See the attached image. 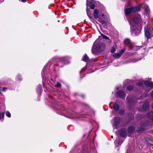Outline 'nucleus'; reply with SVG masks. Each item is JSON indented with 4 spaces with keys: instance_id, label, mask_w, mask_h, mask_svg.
<instances>
[{
    "instance_id": "nucleus-5",
    "label": "nucleus",
    "mask_w": 153,
    "mask_h": 153,
    "mask_svg": "<svg viewBox=\"0 0 153 153\" xmlns=\"http://www.w3.org/2000/svg\"><path fill=\"white\" fill-rule=\"evenodd\" d=\"M149 106V102L148 100H147L143 104V106L139 108V110L141 111H146L148 109Z\"/></svg>"
},
{
    "instance_id": "nucleus-41",
    "label": "nucleus",
    "mask_w": 153,
    "mask_h": 153,
    "mask_svg": "<svg viewBox=\"0 0 153 153\" xmlns=\"http://www.w3.org/2000/svg\"><path fill=\"white\" fill-rule=\"evenodd\" d=\"M37 91L39 92H40L41 91V88H37Z\"/></svg>"
},
{
    "instance_id": "nucleus-23",
    "label": "nucleus",
    "mask_w": 153,
    "mask_h": 153,
    "mask_svg": "<svg viewBox=\"0 0 153 153\" xmlns=\"http://www.w3.org/2000/svg\"><path fill=\"white\" fill-rule=\"evenodd\" d=\"M100 17L103 20H105L107 19L106 16L104 15L103 14H102L101 15H100Z\"/></svg>"
},
{
    "instance_id": "nucleus-21",
    "label": "nucleus",
    "mask_w": 153,
    "mask_h": 153,
    "mask_svg": "<svg viewBox=\"0 0 153 153\" xmlns=\"http://www.w3.org/2000/svg\"><path fill=\"white\" fill-rule=\"evenodd\" d=\"M116 45H114L112 46L111 50V52L112 53H114L116 50Z\"/></svg>"
},
{
    "instance_id": "nucleus-18",
    "label": "nucleus",
    "mask_w": 153,
    "mask_h": 153,
    "mask_svg": "<svg viewBox=\"0 0 153 153\" xmlns=\"http://www.w3.org/2000/svg\"><path fill=\"white\" fill-rule=\"evenodd\" d=\"M124 43L125 45H128L129 46L131 44H132L130 43V41L128 39H126L124 41Z\"/></svg>"
},
{
    "instance_id": "nucleus-43",
    "label": "nucleus",
    "mask_w": 153,
    "mask_h": 153,
    "mask_svg": "<svg viewBox=\"0 0 153 153\" xmlns=\"http://www.w3.org/2000/svg\"><path fill=\"white\" fill-rule=\"evenodd\" d=\"M151 96L153 98V91L151 92Z\"/></svg>"
},
{
    "instance_id": "nucleus-8",
    "label": "nucleus",
    "mask_w": 153,
    "mask_h": 153,
    "mask_svg": "<svg viewBox=\"0 0 153 153\" xmlns=\"http://www.w3.org/2000/svg\"><path fill=\"white\" fill-rule=\"evenodd\" d=\"M116 94L117 96L121 98L125 97V94L124 92L122 91H117Z\"/></svg>"
},
{
    "instance_id": "nucleus-3",
    "label": "nucleus",
    "mask_w": 153,
    "mask_h": 153,
    "mask_svg": "<svg viewBox=\"0 0 153 153\" xmlns=\"http://www.w3.org/2000/svg\"><path fill=\"white\" fill-rule=\"evenodd\" d=\"M98 41L96 40L94 42L92 49L93 54H95L97 52H100L103 50L105 47V45L102 43H98Z\"/></svg>"
},
{
    "instance_id": "nucleus-37",
    "label": "nucleus",
    "mask_w": 153,
    "mask_h": 153,
    "mask_svg": "<svg viewBox=\"0 0 153 153\" xmlns=\"http://www.w3.org/2000/svg\"><path fill=\"white\" fill-rule=\"evenodd\" d=\"M95 5L94 4H91L90 6V7L92 9H94L95 8Z\"/></svg>"
},
{
    "instance_id": "nucleus-38",
    "label": "nucleus",
    "mask_w": 153,
    "mask_h": 153,
    "mask_svg": "<svg viewBox=\"0 0 153 153\" xmlns=\"http://www.w3.org/2000/svg\"><path fill=\"white\" fill-rule=\"evenodd\" d=\"M145 9L146 11H147L148 10L149 7L148 6L146 5L145 7Z\"/></svg>"
},
{
    "instance_id": "nucleus-32",
    "label": "nucleus",
    "mask_w": 153,
    "mask_h": 153,
    "mask_svg": "<svg viewBox=\"0 0 153 153\" xmlns=\"http://www.w3.org/2000/svg\"><path fill=\"white\" fill-rule=\"evenodd\" d=\"M141 59H135L134 60H131L130 62H135L137 61L138 60H140Z\"/></svg>"
},
{
    "instance_id": "nucleus-14",
    "label": "nucleus",
    "mask_w": 153,
    "mask_h": 153,
    "mask_svg": "<svg viewBox=\"0 0 153 153\" xmlns=\"http://www.w3.org/2000/svg\"><path fill=\"white\" fill-rule=\"evenodd\" d=\"M46 70L45 69H43L42 73V82H43V85H44V78H45V76L44 75H45V73L46 72Z\"/></svg>"
},
{
    "instance_id": "nucleus-17",
    "label": "nucleus",
    "mask_w": 153,
    "mask_h": 153,
    "mask_svg": "<svg viewBox=\"0 0 153 153\" xmlns=\"http://www.w3.org/2000/svg\"><path fill=\"white\" fill-rule=\"evenodd\" d=\"M112 56L115 58H118L121 56V55L119 53H114L112 55Z\"/></svg>"
},
{
    "instance_id": "nucleus-27",
    "label": "nucleus",
    "mask_w": 153,
    "mask_h": 153,
    "mask_svg": "<svg viewBox=\"0 0 153 153\" xmlns=\"http://www.w3.org/2000/svg\"><path fill=\"white\" fill-rule=\"evenodd\" d=\"M55 86L56 87H60L61 85L59 83L57 82L56 84L55 85Z\"/></svg>"
},
{
    "instance_id": "nucleus-28",
    "label": "nucleus",
    "mask_w": 153,
    "mask_h": 153,
    "mask_svg": "<svg viewBox=\"0 0 153 153\" xmlns=\"http://www.w3.org/2000/svg\"><path fill=\"white\" fill-rule=\"evenodd\" d=\"M4 115V113L3 112L0 113V120L3 118Z\"/></svg>"
},
{
    "instance_id": "nucleus-26",
    "label": "nucleus",
    "mask_w": 153,
    "mask_h": 153,
    "mask_svg": "<svg viewBox=\"0 0 153 153\" xmlns=\"http://www.w3.org/2000/svg\"><path fill=\"white\" fill-rule=\"evenodd\" d=\"M6 115L8 117H11V114L10 112L8 111H7L6 112Z\"/></svg>"
},
{
    "instance_id": "nucleus-40",
    "label": "nucleus",
    "mask_w": 153,
    "mask_h": 153,
    "mask_svg": "<svg viewBox=\"0 0 153 153\" xmlns=\"http://www.w3.org/2000/svg\"><path fill=\"white\" fill-rule=\"evenodd\" d=\"M84 70H85V69L84 68H82L81 69V71L80 72V75H81V73L82 72H83L84 71Z\"/></svg>"
},
{
    "instance_id": "nucleus-34",
    "label": "nucleus",
    "mask_w": 153,
    "mask_h": 153,
    "mask_svg": "<svg viewBox=\"0 0 153 153\" xmlns=\"http://www.w3.org/2000/svg\"><path fill=\"white\" fill-rule=\"evenodd\" d=\"M119 113L121 115L123 114L124 113V110L121 109L119 111Z\"/></svg>"
},
{
    "instance_id": "nucleus-16",
    "label": "nucleus",
    "mask_w": 153,
    "mask_h": 153,
    "mask_svg": "<svg viewBox=\"0 0 153 153\" xmlns=\"http://www.w3.org/2000/svg\"><path fill=\"white\" fill-rule=\"evenodd\" d=\"M147 116L148 117H151L152 120H153V112L152 111L150 112L147 114Z\"/></svg>"
},
{
    "instance_id": "nucleus-7",
    "label": "nucleus",
    "mask_w": 153,
    "mask_h": 153,
    "mask_svg": "<svg viewBox=\"0 0 153 153\" xmlns=\"http://www.w3.org/2000/svg\"><path fill=\"white\" fill-rule=\"evenodd\" d=\"M129 48L130 50L133 51H137L140 48V46H135L133 44H131L129 45Z\"/></svg>"
},
{
    "instance_id": "nucleus-36",
    "label": "nucleus",
    "mask_w": 153,
    "mask_h": 153,
    "mask_svg": "<svg viewBox=\"0 0 153 153\" xmlns=\"http://www.w3.org/2000/svg\"><path fill=\"white\" fill-rule=\"evenodd\" d=\"M17 78L19 80H22V78L21 76L20 75H18L17 76Z\"/></svg>"
},
{
    "instance_id": "nucleus-15",
    "label": "nucleus",
    "mask_w": 153,
    "mask_h": 153,
    "mask_svg": "<svg viewBox=\"0 0 153 153\" xmlns=\"http://www.w3.org/2000/svg\"><path fill=\"white\" fill-rule=\"evenodd\" d=\"M134 129L133 126H131L129 127L128 129V132L129 133H132L133 132Z\"/></svg>"
},
{
    "instance_id": "nucleus-2",
    "label": "nucleus",
    "mask_w": 153,
    "mask_h": 153,
    "mask_svg": "<svg viewBox=\"0 0 153 153\" xmlns=\"http://www.w3.org/2000/svg\"><path fill=\"white\" fill-rule=\"evenodd\" d=\"M55 107L59 111L60 114L62 115L67 114L71 116V117H70L72 118H74L77 116V114L70 109L61 108L59 105H58V106Z\"/></svg>"
},
{
    "instance_id": "nucleus-25",
    "label": "nucleus",
    "mask_w": 153,
    "mask_h": 153,
    "mask_svg": "<svg viewBox=\"0 0 153 153\" xmlns=\"http://www.w3.org/2000/svg\"><path fill=\"white\" fill-rule=\"evenodd\" d=\"M101 36L103 38H104V39H107V40H108L109 39V38L108 37H107L106 36H105L103 34H101Z\"/></svg>"
},
{
    "instance_id": "nucleus-24",
    "label": "nucleus",
    "mask_w": 153,
    "mask_h": 153,
    "mask_svg": "<svg viewBox=\"0 0 153 153\" xmlns=\"http://www.w3.org/2000/svg\"><path fill=\"white\" fill-rule=\"evenodd\" d=\"M134 88V86L133 85H129L127 87V89L129 91L132 90Z\"/></svg>"
},
{
    "instance_id": "nucleus-22",
    "label": "nucleus",
    "mask_w": 153,
    "mask_h": 153,
    "mask_svg": "<svg viewBox=\"0 0 153 153\" xmlns=\"http://www.w3.org/2000/svg\"><path fill=\"white\" fill-rule=\"evenodd\" d=\"M68 59V57H61L59 59V61H66Z\"/></svg>"
},
{
    "instance_id": "nucleus-4",
    "label": "nucleus",
    "mask_w": 153,
    "mask_h": 153,
    "mask_svg": "<svg viewBox=\"0 0 153 153\" xmlns=\"http://www.w3.org/2000/svg\"><path fill=\"white\" fill-rule=\"evenodd\" d=\"M145 33L146 37L147 39L151 37V35H153V30H151L149 27L146 26L145 27Z\"/></svg>"
},
{
    "instance_id": "nucleus-46",
    "label": "nucleus",
    "mask_w": 153,
    "mask_h": 153,
    "mask_svg": "<svg viewBox=\"0 0 153 153\" xmlns=\"http://www.w3.org/2000/svg\"><path fill=\"white\" fill-rule=\"evenodd\" d=\"M26 1V0H22V2H25Z\"/></svg>"
},
{
    "instance_id": "nucleus-9",
    "label": "nucleus",
    "mask_w": 153,
    "mask_h": 153,
    "mask_svg": "<svg viewBox=\"0 0 153 153\" xmlns=\"http://www.w3.org/2000/svg\"><path fill=\"white\" fill-rule=\"evenodd\" d=\"M83 61L85 62H92V61H95V60L93 59H89L88 57L87 56L86 54H85L84 58L82 59Z\"/></svg>"
},
{
    "instance_id": "nucleus-39",
    "label": "nucleus",
    "mask_w": 153,
    "mask_h": 153,
    "mask_svg": "<svg viewBox=\"0 0 153 153\" xmlns=\"http://www.w3.org/2000/svg\"><path fill=\"white\" fill-rule=\"evenodd\" d=\"M7 89V88L6 87H4L2 89V91H5Z\"/></svg>"
},
{
    "instance_id": "nucleus-10",
    "label": "nucleus",
    "mask_w": 153,
    "mask_h": 153,
    "mask_svg": "<svg viewBox=\"0 0 153 153\" xmlns=\"http://www.w3.org/2000/svg\"><path fill=\"white\" fill-rule=\"evenodd\" d=\"M120 135L122 137H123L126 136V131L125 128H122L120 132Z\"/></svg>"
},
{
    "instance_id": "nucleus-33",
    "label": "nucleus",
    "mask_w": 153,
    "mask_h": 153,
    "mask_svg": "<svg viewBox=\"0 0 153 153\" xmlns=\"http://www.w3.org/2000/svg\"><path fill=\"white\" fill-rule=\"evenodd\" d=\"M114 143L116 146H117V145H120L121 144L120 143H119L118 141L117 140H115L114 141Z\"/></svg>"
},
{
    "instance_id": "nucleus-29",
    "label": "nucleus",
    "mask_w": 153,
    "mask_h": 153,
    "mask_svg": "<svg viewBox=\"0 0 153 153\" xmlns=\"http://www.w3.org/2000/svg\"><path fill=\"white\" fill-rule=\"evenodd\" d=\"M125 51V49H123L121 50L119 53H120V54L121 55V56L122 55L124 52Z\"/></svg>"
},
{
    "instance_id": "nucleus-31",
    "label": "nucleus",
    "mask_w": 153,
    "mask_h": 153,
    "mask_svg": "<svg viewBox=\"0 0 153 153\" xmlns=\"http://www.w3.org/2000/svg\"><path fill=\"white\" fill-rule=\"evenodd\" d=\"M99 21L103 25H105L106 23V22L104 21V20H101L100 19L99 20Z\"/></svg>"
},
{
    "instance_id": "nucleus-30",
    "label": "nucleus",
    "mask_w": 153,
    "mask_h": 153,
    "mask_svg": "<svg viewBox=\"0 0 153 153\" xmlns=\"http://www.w3.org/2000/svg\"><path fill=\"white\" fill-rule=\"evenodd\" d=\"M87 14L89 18V19L91 20V21L93 19L92 18V17L89 14V12L87 10Z\"/></svg>"
},
{
    "instance_id": "nucleus-13",
    "label": "nucleus",
    "mask_w": 153,
    "mask_h": 153,
    "mask_svg": "<svg viewBox=\"0 0 153 153\" xmlns=\"http://www.w3.org/2000/svg\"><path fill=\"white\" fill-rule=\"evenodd\" d=\"M146 143L149 145H153V141L151 139L147 138L146 140Z\"/></svg>"
},
{
    "instance_id": "nucleus-45",
    "label": "nucleus",
    "mask_w": 153,
    "mask_h": 153,
    "mask_svg": "<svg viewBox=\"0 0 153 153\" xmlns=\"http://www.w3.org/2000/svg\"><path fill=\"white\" fill-rule=\"evenodd\" d=\"M81 97H82V98H84V95H81Z\"/></svg>"
},
{
    "instance_id": "nucleus-47",
    "label": "nucleus",
    "mask_w": 153,
    "mask_h": 153,
    "mask_svg": "<svg viewBox=\"0 0 153 153\" xmlns=\"http://www.w3.org/2000/svg\"><path fill=\"white\" fill-rule=\"evenodd\" d=\"M152 109H153V104L152 105Z\"/></svg>"
},
{
    "instance_id": "nucleus-51",
    "label": "nucleus",
    "mask_w": 153,
    "mask_h": 153,
    "mask_svg": "<svg viewBox=\"0 0 153 153\" xmlns=\"http://www.w3.org/2000/svg\"><path fill=\"white\" fill-rule=\"evenodd\" d=\"M153 48V47H151V48Z\"/></svg>"
},
{
    "instance_id": "nucleus-20",
    "label": "nucleus",
    "mask_w": 153,
    "mask_h": 153,
    "mask_svg": "<svg viewBox=\"0 0 153 153\" xmlns=\"http://www.w3.org/2000/svg\"><path fill=\"white\" fill-rule=\"evenodd\" d=\"M126 100H127L128 102V103L131 104H132L134 102V100L132 99H129V98L127 97Z\"/></svg>"
},
{
    "instance_id": "nucleus-1",
    "label": "nucleus",
    "mask_w": 153,
    "mask_h": 153,
    "mask_svg": "<svg viewBox=\"0 0 153 153\" xmlns=\"http://www.w3.org/2000/svg\"><path fill=\"white\" fill-rule=\"evenodd\" d=\"M140 8L138 6L132 7L130 8L125 9V13L130 26L131 32L133 36L138 35L140 32L141 25L140 23L141 20L140 16L138 13H135L134 15V18L132 20L128 18V15L132 13L139 11Z\"/></svg>"
},
{
    "instance_id": "nucleus-49",
    "label": "nucleus",
    "mask_w": 153,
    "mask_h": 153,
    "mask_svg": "<svg viewBox=\"0 0 153 153\" xmlns=\"http://www.w3.org/2000/svg\"><path fill=\"white\" fill-rule=\"evenodd\" d=\"M152 133L153 134V130L152 131Z\"/></svg>"
},
{
    "instance_id": "nucleus-44",
    "label": "nucleus",
    "mask_w": 153,
    "mask_h": 153,
    "mask_svg": "<svg viewBox=\"0 0 153 153\" xmlns=\"http://www.w3.org/2000/svg\"><path fill=\"white\" fill-rule=\"evenodd\" d=\"M147 123H145L143 124V126H147Z\"/></svg>"
},
{
    "instance_id": "nucleus-11",
    "label": "nucleus",
    "mask_w": 153,
    "mask_h": 153,
    "mask_svg": "<svg viewBox=\"0 0 153 153\" xmlns=\"http://www.w3.org/2000/svg\"><path fill=\"white\" fill-rule=\"evenodd\" d=\"M144 84L146 86L153 88V83L152 82L146 81L144 82Z\"/></svg>"
},
{
    "instance_id": "nucleus-35",
    "label": "nucleus",
    "mask_w": 153,
    "mask_h": 153,
    "mask_svg": "<svg viewBox=\"0 0 153 153\" xmlns=\"http://www.w3.org/2000/svg\"><path fill=\"white\" fill-rule=\"evenodd\" d=\"M143 84V82L141 81H139L137 83V84L138 86L141 85Z\"/></svg>"
},
{
    "instance_id": "nucleus-50",
    "label": "nucleus",
    "mask_w": 153,
    "mask_h": 153,
    "mask_svg": "<svg viewBox=\"0 0 153 153\" xmlns=\"http://www.w3.org/2000/svg\"><path fill=\"white\" fill-rule=\"evenodd\" d=\"M111 137L112 138H113V136H111Z\"/></svg>"
},
{
    "instance_id": "nucleus-19",
    "label": "nucleus",
    "mask_w": 153,
    "mask_h": 153,
    "mask_svg": "<svg viewBox=\"0 0 153 153\" xmlns=\"http://www.w3.org/2000/svg\"><path fill=\"white\" fill-rule=\"evenodd\" d=\"M119 109V107L118 105L115 104L114 105V109L115 111H118Z\"/></svg>"
},
{
    "instance_id": "nucleus-6",
    "label": "nucleus",
    "mask_w": 153,
    "mask_h": 153,
    "mask_svg": "<svg viewBox=\"0 0 153 153\" xmlns=\"http://www.w3.org/2000/svg\"><path fill=\"white\" fill-rule=\"evenodd\" d=\"M113 121V126L116 127L119 123L120 118L119 117H115L114 118Z\"/></svg>"
},
{
    "instance_id": "nucleus-48",
    "label": "nucleus",
    "mask_w": 153,
    "mask_h": 153,
    "mask_svg": "<svg viewBox=\"0 0 153 153\" xmlns=\"http://www.w3.org/2000/svg\"><path fill=\"white\" fill-rule=\"evenodd\" d=\"M93 72V71H92V72H88V73H91L92 72Z\"/></svg>"
},
{
    "instance_id": "nucleus-12",
    "label": "nucleus",
    "mask_w": 153,
    "mask_h": 153,
    "mask_svg": "<svg viewBox=\"0 0 153 153\" xmlns=\"http://www.w3.org/2000/svg\"><path fill=\"white\" fill-rule=\"evenodd\" d=\"M99 11L95 9L94 10L93 14L94 18L96 19L99 17Z\"/></svg>"
},
{
    "instance_id": "nucleus-42",
    "label": "nucleus",
    "mask_w": 153,
    "mask_h": 153,
    "mask_svg": "<svg viewBox=\"0 0 153 153\" xmlns=\"http://www.w3.org/2000/svg\"><path fill=\"white\" fill-rule=\"evenodd\" d=\"M88 2H89L90 3H92L93 2L92 0H87Z\"/></svg>"
}]
</instances>
